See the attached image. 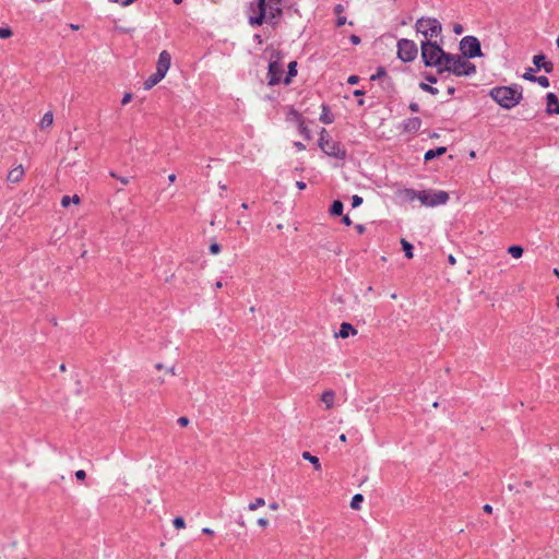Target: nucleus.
Wrapping results in <instances>:
<instances>
[{
  "label": "nucleus",
  "mask_w": 559,
  "mask_h": 559,
  "mask_svg": "<svg viewBox=\"0 0 559 559\" xmlns=\"http://www.w3.org/2000/svg\"><path fill=\"white\" fill-rule=\"evenodd\" d=\"M282 0H270L266 4L265 0H254L250 8L252 11L257 10L255 16L249 17L251 25H262L264 22L272 23L273 20L282 15L281 9Z\"/></svg>",
  "instance_id": "f257e3e1"
},
{
  "label": "nucleus",
  "mask_w": 559,
  "mask_h": 559,
  "mask_svg": "<svg viewBox=\"0 0 559 559\" xmlns=\"http://www.w3.org/2000/svg\"><path fill=\"white\" fill-rule=\"evenodd\" d=\"M489 95L504 109L515 107L523 98L522 87L519 85L493 87Z\"/></svg>",
  "instance_id": "f03ea898"
},
{
  "label": "nucleus",
  "mask_w": 559,
  "mask_h": 559,
  "mask_svg": "<svg viewBox=\"0 0 559 559\" xmlns=\"http://www.w3.org/2000/svg\"><path fill=\"white\" fill-rule=\"evenodd\" d=\"M444 71L451 72L456 76H471L476 73V67L462 55L449 53L444 66L439 69L440 73Z\"/></svg>",
  "instance_id": "7ed1b4c3"
},
{
  "label": "nucleus",
  "mask_w": 559,
  "mask_h": 559,
  "mask_svg": "<svg viewBox=\"0 0 559 559\" xmlns=\"http://www.w3.org/2000/svg\"><path fill=\"white\" fill-rule=\"evenodd\" d=\"M421 59L426 67L442 68L449 52H445L437 43L424 40L420 43Z\"/></svg>",
  "instance_id": "20e7f679"
},
{
  "label": "nucleus",
  "mask_w": 559,
  "mask_h": 559,
  "mask_svg": "<svg viewBox=\"0 0 559 559\" xmlns=\"http://www.w3.org/2000/svg\"><path fill=\"white\" fill-rule=\"evenodd\" d=\"M319 146L328 156L338 159L346 156L345 147L340 142L334 141L324 128L320 132Z\"/></svg>",
  "instance_id": "39448f33"
},
{
  "label": "nucleus",
  "mask_w": 559,
  "mask_h": 559,
  "mask_svg": "<svg viewBox=\"0 0 559 559\" xmlns=\"http://www.w3.org/2000/svg\"><path fill=\"white\" fill-rule=\"evenodd\" d=\"M415 28L417 33L421 34L430 40L440 35L442 31L441 23L435 17H420L416 21Z\"/></svg>",
  "instance_id": "423d86ee"
},
{
  "label": "nucleus",
  "mask_w": 559,
  "mask_h": 559,
  "mask_svg": "<svg viewBox=\"0 0 559 559\" xmlns=\"http://www.w3.org/2000/svg\"><path fill=\"white\" fill-rule=\"evenodd\" d=\"M449 201V194L448 192L443 190H421L419 202L421 205L427 207H435L439 205H443Z\"/></svg>",
  "instance_id": "0eeeda50"
},
{
  "label": "nucleus",
  "mask_w": 559,
  "mask_h": 559,
  "mask_svg": "<svg viewBox=\"0 0 559 559\" xmlns=\"http://www.w3.org/2000/svg\"><path fill=\"white\" fill-rule=\"evenodd\" d=\"M462 56L467 59L481 56L480 43L475 36H465L460 41Z\"/></svg>",
  "instance_id": "6e6552de"
},
{
  "label": "nucleus",
  "mask_w": 559,
  "mask_h": 559,
  "mask_svg": "<svg viewBox=\"0 0 559 559\" xmlns=\"http://www.w3.org/2000/svg\"><path fill=\"white\" fill-rule=\"evenodd\" d=\"M418 53L416 44L411 39H400L397 41V57L403 62L413 61Z\"/></svg>",
  "instance_id": "1a4fd4ad"
},
{
  "label": "nucleus",
  "mask_w": 559,
  "mask_h": 559,
  "mask_svg": "<svg viewBox=\"0 0 559 559\" xmlns=\"http://www.w3.org/2000/svg\"><path fill=\"white\" fill-rule=\"evenodd\" d=\"M284 73L283 64L278 60L270 61L267 68V83L269 85H276L282 82Z\"/></svg>",
  "instance_id": "9d476101"
},
{
  "label": "nucleus",
  "mask_w": 559,
  "mask_h": 559,
  "mask_svg": "<svg viewBox=\"0 0 559 559\" xmlns=\"http://www.w3.org/2000/svg\"><path fill=\"white\" fill-rule=\"evenodd\" d=\"M170 64H171L170 53L167 50L160 51V53L158 56L157 63H156V70L166 75L170 68Z\"/></svg>",
  "instance_id": "9b49d317"
},
{
  "label": "nucleus",
  "mask_w": 559,
  "mask_h": 559,
  "mask_svg": "<svg viewBox=\"0 0 559 559\" xmlns=\"http://www.w3.org/2000/svg\"><path fill=\"white\" fill-rule=\"evenodd\" d=\"M420 127L421 119L418 117L405 119L401 124L402 131L406 133H416L420 129Z\"/></svg>",
  "instance_id": "f8f14e48"
},
{
  "label": "nucleus",
  "mask_w": 559,
  "mask_h": 559,
  "mask_svg": "<svg viewBox=\"0 0 559 559\" xmlns=\"http://www.w3.org/2000/svg\"><path fill=\"white\" fill-rule=\"evenodd\" d=\"M25 175L24 167L22 165H19L14 168H12L8 175H7V181L10 183H19L22 181L23 177Z\"/></svg>",
  "instance_id": "ddd939ff"
},
{
  "label": "nucleus",
  "mask_w": 559,
  "mask_h": 559,
  "mask_svg": "<svg viewBox=\"0 0 559 559\" xmlns=\"http://www.w3.org/2000/svg\"><path fill=\"white\" fill-rule=\"evenodd\" d=\"M533 63L536 66V68L543 69L546 73H550L554 70L552 62L547 61L544 55L534 56Z\"/></svg>",
  "instance_id": "4468645a"
},
{
  "label": "nucleus",
  "mask_w": 559,
  "mask_h": 559,
  "mask_svg": "<svg viewBox=\"0 0 559 559\" xmlns=\"http://www.w3.org/2000/svg\"><path fill=\"white\" fill-rule=\"evenodd\" d=\"M397 195L405 202H413L415 200L419 201L420 191H416L411 188H404L397 191Z\"/></svg>",
  "instance_id": "2eb2a0df"
},
{
  "label": "nucleus",
  "mask_w": 559,
  "mask_h": 559,
  "mask_svg": "<svg viewBox=\"0 0 559 559\" xmlns=\"http://www.w3.org/2000/svg\"><path fill=\"white\" fill-rule=\"evenodd\" d=\"M547 100V114H556L559 115V100L555 93H548L546 96Z\"/></svg>",
  "instance_id": "dca6fc26"
},
{
  "label": "nucleus",
  "mask_w": 559,
  "mask_h": 559,
  "mask_svg": "<svg viewBox=\"0 0 559 559\" xmlns=\"http://www.w3.org/2000/svg\"><path fill=\"white\" fill-rule=\"evenodd\" d=\"M356 334L357 330L350 323L343 322L340 326L338 332L335 333V337L347 338L349 335Z\"/></svg>",
  "instance_id": "f3484780"
},
{
  "label": "nucleus",
  "mask_w": 559,
  "mask_h": 559,
  "mask_svg": "<svg viewBox=\"0 0 559 559\" xmlns=\"http://www.w3.org/2000/svg\"><path fill=\"white\" fill-rule=\"evenodd\" d=\"M166 75L159 71H155V73H153L152 75H150L145 81H144V90L148 91L151 90L152 87H154L157 83H159Z\"/></svg>",
  "instance_id": "a211bd4d"
},
{
  "label": "nucleus",
  "mask_w": 559,
  "mask_h": 559,
  "mask_svg": "<svg viewBox=\"0 0 559 559\" xmlns=\"http://www.w3.org/2000/svg\"><path fill=\"white\" fill-rule=\"evenodd\" d=\"M321 402L324 404L325 409L332 408L335 403V392L332 390L324 391L321 394Z\"/></svg>",
  "instance_id": "6ab92c4d"
},
{
  "label": "nucleus",
  "mask_w": 559,
  "mask_h": 559,
  "mask_svg": "<svg viewBox=\"0 0 559 559\" xmlns=\"http://www.w3.org/2000/svg\"><path fill=\"white\" fill-rule=\"evenodd\" d=\"M447 152V148L444 146H440V147H437V148H433V150H429L425 153V160L428 162V160H431L438 156H441L443 155L444 153Z\"/></svg>",
  "instance_id": "aec40b11"
},
{
  "label": "nucleus",
  "mask_w": 559,
  "mask_h": 559,
  "mask_svg": "<svg viewBox=\"0 0 559 559\" xmlns=\"http://www.w3.org/2000/svg\"><path fill=\"white\" fill-rule=\"evenodd\" d=\"M334 120V117L330 110V108L326 106V105H322V112L320 115V121L325 123V124H330L332 123Z\"/></svg>",
  "instance_id": "412c9836"
},
{
  "label": "nucleus",
  "mask_w": 559,
  "mask_h": 559,
  "mask_svg": "<svg viewBox=\"0 0 559 559\" xmlns=\"http://www.w3.org/2000/svg\"><path fill=\"white\" fill-rule=\"evenodd\" d=\"M301 456L304 460L309 461L313 465L316 471H321V463L318 456L312 455L308 451L302 452Z\"/></svg>",
  "instance_id": "4be33fe9"
},
{
  "label": "nucleus",
  "mask_w": 559,
  "mask_h": 559,
  "mask_svg": "<svg viewBox=\"0 0 559 559\" xmlns=\"http://www.w3.org/2000/svg\"><path fill=\"white\" fill-rule=\"evenodd\" d=\"M296 74H297V62L296 61H292L288 64V72H287L286 78L283 80V82L286 85L289 84L290 81H292V78L296 76Z\"/></svg>",
  "instance_id": "5701e85b"
},
{
  "label": "nucleus",
  "mask_w": 559,
  "mask_h": 559,
  "mask_svg": "<svg viewBox=\"0 0 559 559\" xmlns=\"http://www.w3.org/2000/svg\"><path fill=\"white\" fill-rule=\"evenodd\" d=\"M53 123V115L51 111H47L43 118L40 119V122H39V127L41 129H46V128H49L51 127V124Z\"/></svg>",
  "instance_id": "b1692460"
},
{
  "label": "nucleus",
  "mask_w": 559,
  "mask_h": 559,
  "mask_svg": "<svg viewBox=\"0 0 559 559\" xmlns=\"http://www.w3.org/2000/svg\"><path fill=\"white\" fill-rule=\"evenodd\" d=\"M343 203L340 200H335L330 207V214L333 216H340L343 213Z\"/></svg>",
  "instance_id": "393cba45"
},
{
  "label": "nucleus",
  "mask_w": 559,
  "mask_h": 559,
  "mask_svg": "<svg viewBox=\"0 0 559 559\" xmlns=\"http://www.w3.org/2000/svg\"><path fill=\"white\" fill-rule=\"evenodd\" d=\"M71 203L79 204L80 198L79 195L74 194L73 197L63 195L61 199V205L63 207H68Z\"/></svg>",
  "instance_id": "a878e982"
},
{
  "label": "nucleus",
  "mask_w": 559,
  "mask_h": 559,
  "mask_svg": "<svg viewBox=\"0 0 559 559\" xmlns=\"http://www.w3.org/2000/svg\"><path fill=\"white\" fill-rule=\"evenodd\" d=\"M401 245H402L403 251L405 252V257L407 259H412L414 255L413 254V245L405 239L401 240Z\"/></svg>",
  "instance_id": "bb28decb"
},
{
  "label": "nucleus",
  "mask_w": 559,
  "mask_h": 559,
  "mask_svg": "<svg viewBox=\"0 0 559 559\" xmlns=\"http://www.w3.org/2000/svg\"><path fill=\"white\" fill-rule=\"evenodd\" d=\"M508 253H510L514 259H519L523 254V248L518 245L510 246L508 248Z\"/></svg>",
  "instance_id": "cd10ccee"
},
{
  "label": "nucleus",
  "mask_w": 559,
  "mask_h": 559,
  "mask_svg": "<svg viewBox=\"0 0 559 559\" xmlns=\"http://www.w3.org/2000/svg\"><path fill=\"white\" fill-rule=\"evenodd\" d=\"M364 497L360 493H356L350 501V507L354 510H358L360 508V503L362 502Z\"/></svg>",
  "instance_id": "c85d7f7f"
},
{
  "label": "nucleus",
  "mask_w": 559,
  "mask_h": 559,
  "mask_svg": "<svg viewBox=\"0 0 559 559\" xmlns=\"http://www.w3.org/2000/svg\"><path fill=\"white\" fill-rule=\"evenodd\" d=\"M265 504V500L263 498H255L252 502L249 503L248 509L250 511H254L260 507H263Z\"/></svg>",
  "instance_id": "c756f323"
},
{
  "label": "nucleus",
  "mask_w": 559,
  "mask_h": 559,
  "mask_svg": "<svg viewBox=\"0 0 559 559\" xmlns=\"http://www.w3.org/2000/svg\"><path fill=\"white\" fill-rule=\"evenodd\" d=\"M419 87L423 91L430 93L431 95H437L439 93L437 87H433V86H431L430 84H427V83H420Z\"/></svg>",
  "instance_id": "7c9ffc66"
},
{
  "label": "nucleus",
  "mask_w": 559,
  "mask_h": 559,
  "mask_svg": "<svg viewBox=\"0 0 559 559\" xmlns=\"http://www.w3.org/2000/svg\"><path fill=\"white\" fill-rule=\"evenodd\" d=\"M534 69L533 68H528L525 73L523 74V79L526 80V81H530V82H534L536 76L534 75Z\"/></svg>",
  "instance_id": "2f4dec72"
},
{
  "label": "nucleus",
  "mask_w": 559,
  "mask_h": 559,
  "mask_svg": "<svg viewBox=\"0 0 559 559\" xmlns=\"http://www.w3.org/2000/svg\"><path fill=\"white\" fill-rule=\"evenodd\" d=\"M12 36V29L10 27H0V38L7 39Z\"/></svg>",
  "instance_id": "473e14b6"
},
{
  "label": "nucleus",
  "mask_w": 559,
  "mask_h": 559,
  "mask_svg": "<svg viewBox=\"0 0 559 559\" xmlns=\"http://www.w3.org/2000/svg\"><path fill=\"white\" fill-rule=\"evenodd\" d=\"M534 82H537L543 87H548L550 84L548 78L544 75L536 76Z\"/></svg>",
  "instance_id": "72a5a7b5"
},
{
  "label": "nucleus",
  "mask_w": 559,
  "mask_h": 559,
  "mask_svg": "<svg viewBox=\"0 0 559 559\" xmlns=\"http://www.w3.org/2000/svg\"><path fill=\"white\" fill-rule=\"evenodd\" d=\"M384 75H385V70H384V68L379 67V68L377 69V72H376L374 74H372V75H371L370 80H371V81H374V80H378V79H380V78H382V76H384Z\"/></svg>",
  "instance_id": "f704fd0d"
},
{
  "label": "nucleus",
  "mask_w": 559,
  "mask_h": 559,
  "mask_svg": "<svg viewBox=\"0 0 559 559\" xmlns=\"http://www.w3.org/2000/svg\"><path fill=\"white\" fill-rule=\"evenodd\" d=\"M173 524L176 528H183L186 526L185 520L180 516L174 519Z\"/></svg>",
  "instance_id": "c9c22d12"
},
{
  "label": "nucleus",
  "mask_w": 559,
  "mask_h": 559,
  "mask_svg": "<svg viewBox=\"0 0 559 559\" xmlns=\"http://www.w3.org/2000/svg\"><path fill=\"white\" fill-rule=\"evenodd\" d=\"M209 250L212 254H218L221 252V246L217 242H213L211 243Z\"/></svg>",
  "instance_id": "e433bc0d"
},
{
  "label": "nucleus",
  "mask_w": 559,
  "mask_h": 559,
  "mask_svg": "<svg viewBox=\"0 0 559 559\" xmlns=\"http://www.w3.org/2000/svg\"><path fill=\"white\" fill-rule=\"evenodd\" d=\"M361 203H362V198H361V197H359V195H357V194H355V195H353V197H352V206H353V207H357V206H359Z\"/></svg>",
  "instance_id": "4c0bfd02"
},
{
  "label": "nucleus",
  "mask_w": 559,
  "mask_h": 559,
  "mask_svg": "<svg viewBox=\"0 0 559 559\" xmlns=\"http://www.w3.org/2000/svg\"><path fill=\"white\" fill-rule=\"evenodd\" d=\"M110 176L117 178L124 186L129 183V179L127 177H119L115 173H110Z\"/></svg>",
  "instance_id": "58836bf2"
},
{
  "label": "nucleus",
  "mask_w": 559,
  "mask_h": 559,
  "mask_svg": "<svg viewBox=\"0 0 559 559\" xmlns=\"http://www.w3.org/2000/svg\"><path fill=\"white\" fill-rule=\"evenodd\" d=\"M75 477L78 480H84L86 478V473L83 469H79L75 472Z\"/></svg>",
  "instance_id": "ea45409f"
},
{
  "label": "nucleus",
  "mask_w": 559,
  "mask_h": 559,
  "mask_svg": "<svg viewBox=\"0 0 559 559\" xmlns=\"http://www.w3.org/2000/svg\"><path fill=\"white\" fill-rule=\"evenodd\" d=\"M132 99V94L131 93H126L121 99V104L122 105H127L128 103H130Z\"/></svg>",
  "instance_id": "a19ab883"
},
{
  "label": "nucleus",
  "mask_w": 559,
  "mask_h": 559,
  "mask_svg": "<svg viewBox=\"0 0 559 559\" xmlns=\"http://www.w3.org/2000/svg\"><path fill=\"white\" fill-rule=\"evenodd\" d=\"M177 423H178L181 427H186V426H188V424H189V418H188V417H185V416L179 417V418H178V420H177Z\"/></svg>",
  "instance_id": "79ce46f5"
},
{
  "label": "nucleus",
  "mask_w": 559,
  "mask_h": 559,
  "mask_svg": "<svg viewBox=\"0 0 559 559\" xmlns=\"http://www.w3.org/2000/svg\"><path fill=\"white\" fill-rule=\"evenodd\" d=\"M408 108L413 112H418L419 111V105L417 103H415V102L411 103Z\"/></svg>",
  "instance_id": "37998d69"
},
{
  "label": "nucleus",
  "mask_w": 559,
  "mask_h": 559,
  "mask_svg": "<svg viewBox=\"0 0 559 559\" xmlns=\"http://www.w3.org/2000/svg\"><path fill=\"white\" fill-rule=\"evenodd\" d=\"M358 81H359V79H358V76H356V75H350V76L347 79V83H348V84H352V85L357 84V83H358Z\"/></svg>",
  "instance_id": "c03bdc74"
},
{
  "label": "nucleus",
  "mask_w": 559,
  "mask_h": 559,
  "mask_svg": "<svg viewBox=\"0 0 559 559\" xmlns=\"http://www.w3.org/2000/svg\"><path fill=\"white\" fill-rule=\"evenodd\" d=\"M425 79H426L429 83H431V84L437 83V78H436L435 75H432V74H427V75H425Z\"/></svg>",
  "instance_id": "a18cd8bd"
},
{
  "label": "nucleus",
  "mask_w": 559,
  "mask_h": 559,
  "mask_svg": "<svg viewBox=\"0 0 559 559\" xmlns=\"http://www.w3.org/2000/svg\"><path fill=\"white\" fill-rule=\"evenodd\" d=\"M258 524L261 526V527H266L269 525V521L264 518H260L258 520Z\"/></svg>",
  "instance_id": "49530a36"
},
{
  "label": "nucleus",
  "mask_w": 559,
  "mask_h": 559,
  "mask_svg": "<svg viewBox=\"0 0 559 559\" xmlns=\"http://www.w3.org/2000/svg\"><path fill=\"white\" fill-rule=\"evenodd\" d=\"M350 41L354 44V45H358L360 43V38L357 36V35H352L350 36Z\"/></svg>",
  "instance_id": "de8ad7c7"
},
{
  "label": "nucleus",
  "mask_w": 559,
  "mask_h": 559,
  "mask_svg": "<svg viewBox=\"0 0 559 559\" xmlns=\"http://www.w3.org/2000/svg\"><path fill=\"white\" fill-rule=\"evenodd\" d=\"M453 31L455 34H461L463 32V26L460 24H456V25H454Z\"/></svg>",
  "instance_id": "09e8293b"
},
{
  "label": "nucleus",
  "mask_w": 559,
  "mask_h": 559,
  "mask_svg": "<svg viewBox=\"0 0 559 559\" xmlns=\"http://www.w3.org/2000/svg\"><path fill=\"white\" fill-rule=\"evenodd\" d=\"M342 222H343L346 226L352 225V221H350L349 216H347V215L343 216Z\"/></svg>",
  "instance_id": "8fccbe9b"
},
{
  "label": "nucleus",
  "mask_w": 559,
  "mask_h": 559,
  "mask_svg": "<svg viewBox=\"0 0 559 559\" xmlns=\"http://www.w3.org/2000/svg\"><path fill=\"white\" fill-rule=\"evenodd\" d=\"M135 1H136V0H123V1H121L120 3H121V5H122V7H129V5H131L132 3H134Z\"/></svg>",
  "instance_id": "3c124183"
},
{
  "label": "nucleus",
  "mask_w": 559,
  "mask_h": 559,
  "mask_svg": "<svg viewBox=\"0 0 559 559\" xmlns=\"http://www.w3.org/2000/svg\"><path fill=\"white\" fill-rule=\"evenodd\" d=\"M296 187L299 189V190H305L306 189V183L304 181H297L296 182Z\"/></svg>",
  "instance_id": "603ef678"
},
{
  "label": "nucleus",
  "mask_w": 559,
  "mask_h": 559,
  "mask_svg": "<svg viewBox=\"0 0 559 559\" xmlns=\"http://www.w3.org/2000/svg\"><path fill=\"white\" fill-rule=\"evenodd\" d=\"M483 510L486 512V513H491L492 512V507L490 504H485L483 507Z\"/></svg>",
  "instance_id": "864d4df0"
},
{
  "label": "nucleus",
  "mask_w": 559,
  "mask_h": 559,
  "mask_svg": "<svg viewBox=\"0 0 559 559\" xmlns=\"http://www.w3.org/2000/svg\"><path fill=\"white\" fill-rule=\"evenodd\" d=\"M202 533L207 534V535H213L214 534L213 530H211L210 527L202 528Z\"/></svg>",
  "instance_id": "5fc2aeb1"
},
{
  "label": "nucleus",
  "mask_w": 559,
  "mask_h": 559,
  "mask_svg": "<svg viewBox=\"0 0 559 559\" xmlns=\"http://www.w3.org/2000/svg\"><path fill=\"white\" fill-rule=\"evenodd\" d=\"M356 229L359 234H362L365 231V226L361 224L356 225Z\"/></svg>",
  "instance_id": "6e6d98bb"
},
{
  "label": "nucleus",
  "mask_w": 559,
  "mask_h": 559,
  "mask_svg": "<svg viewBox=\"0 0 559 559\" xmlns=\"http://www.w3.org/2000/svg\"><path fill=\"white\" fill-rule=\"evenodd\" d=\"M345 22H346L345 17H338L336 24H337V26H342L345 24Z\"/></svg>",
  "instance_id": "4d7b16f0"
},
{
  "label": "nucleus",
  "mask_w": 559,
  "mask_h": 559,
  "mask_svg": "<svg viewBox=\"0 0 559 559\" xmlns=\"http://www.w3.org/2000/svg\"><path fill=\"white\" fill-rule=\"evenodd\" d=\"M448 261H449V263H450L451 265H454V264H455V262H456V261H455V258H454L452 254H450V255L448 257Z\"/></svg>",
  "instance_id": "13d9d810"
},
{
  "label": "nucleus",
  "mask_w": 559,
  "mask_h": 559,
  "mask_svg": "<svg viewBox=\"0 0 559 559\" xmlns=\"http://www.w3.org/2000/svg\"><path fill=\"white\" fill-rule=\"evenodd\" d=\"M269 507H270L271 510L275 511V510L278 509V503L277 502H272Z\"/></svg>",
  "instance_id": "bf43d9fd"
},
{
  "label": "nucleus",
  "mask_w": 559,
  "mask_h": 559,
  "mask_svg": "<svg viewBox=\"0 0 559 559\" xmlns=\"http://www.w3.org/2000/svg\"><path fill=\"white\" fill-rule=\"evenodd\" d=\"M447 92H448V94H449V95H451V96H452V95H454V93H455V88H454L453 86H449V87H448V90H447Z\"/></svg>",
  "instance_id": "052dcab7"
},
{
  "label": "nucleus",
  "mask_w": 559,
  "mask_h": 559,
  "mask_svg": "<svg viewBox=\"0 0 559 559\" xmlns=\"http://www.w3.org/2000/svg\"><path fill=\"white\" fill-rule=\"evenodd\" d=\"M168 181L171 182V183L175 182L176 181V175L175 174L169 175L168 176Z\"/></svg>",
  "instance_id": "680f3d73"
},
{
  "label": "nucleus",
  "mask_w": 559,
  "mask_h": 559,
  "mask_svg": "<svg viewBox=\"0 0 559 559\" xmlns=\"http://www.w3.org/2000/svg\"><path fill=\"white\" fill-rule=\"evenodd\" d=\"M167 372L175 376L176 374V370H175V367H170L167 369Z\"/></svg>",
  "instance_id": "e2e57ef3"
},
{
  "label": "nucleus",
  "mask_w": 559,
  "mask_h": 559,
  "mask_svg": "<svg viewBox=\"0 0 559 559\" xmlns=\"http://www.w3.org/2000/svg\"><path fill=\"white\" fill-rule=\"evenodd\" d=\"M223 287V283L221 281H217L215 283V288H222Z\"/></svg>",
  "instance_id": "0e129e2a"
},
{
  "label": "nucleus",
  "mask_w": 559,
  "mask_h": 559,
  "mask_svg": "<svg viewBox=\"0 0 559 559\" xmlns=\"http://www.w3.org/2000/svg\"><path fill=\"white\" fill-rule=\"evenodd\" d=\"M340 441L345 442L346 441V435L342 433L340 436Z\"/></svg>",
  "instance_id": "69168bd1"
},
{
  "label": "nucleus",
  "mask_w": 559,
  "mask_h": 559,
  "mask_svg": "<svg viewBox=\"0 0 559 559\" xmlns=\"http://www.w3.org/2000/svg\"><path fill=\"white\" fill-rule=\"evenodd\" d=\"M362 94H364V92H362V91H360V90H356V91L354 92V95H356V96H358V95H362Z\"/></svg>",
  "instance_id": "338daca9"
},
{
  "label": "nucleus",
  "mask_w": 559,
  "mask_h": 559,
  "mask_svg": "<svg viewBox=\"0 0 559 559\" xmlns=\"http://www.w3.org/2000/svg\"><path fill=\"white\" fill-rule=\"evenodd\" d=\"M70 27L74 31L79 29V25H75V24H70Z\"/></svg>",
  "instance_id": "774afa93"
}]
</instances>
